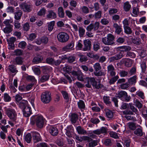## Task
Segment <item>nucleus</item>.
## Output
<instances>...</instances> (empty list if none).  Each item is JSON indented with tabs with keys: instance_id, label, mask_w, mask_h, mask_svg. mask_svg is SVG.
Listing matches in <instances>:
<instances>
[{
	"instance_id": "f257e3e1",
	"label": "nucleus",
	"mask_w": 147,
	"mask_h": 147,
	"mask_svg": "<svg viewBox=\"0 0 147 147\" xmlns=\"http://www.w3.org/2000/svg\"><path fill=\"white\" fill-rule=\"evenodd\" d=\"M19 107L23 109V113L24 116L26 117H29L32 113V110L28 104L26 100H22L19 104Z\"/></svg>"
},
{
	"instance_id": "f03ea898",
	"label": "nucleus",
	"mask_w": 147,
	"mask_h": 147,
	"mask_svg": "<svg viewBox=\"0 0 147 147\" xmlns=\"http://www.w3.org/2000/svg\"><path fill=\"white\" fill-rule=\"evenodd\" d=\"M36 122L37 126L39 128L43 127L44 124V119L41 115H35L32 116L30 119V123L33 125Z\"/></svg>"
},
{
	"instance_id": "7ed1b4c3",
	"label": "nucleus",
	"mask_w": 147,
	"mask_h": 147,
	"mask_svg": "<svg viewBox=\"0 0 147 147\" xmlns=\"http://www.w3.org/2000/svg\"><path fill=\"white\" fill-rule=\"evenodd\" d=\"M114 39L115 37L113 35L111 34H109L107 37L102 38V41L106 45H111L114 44Z\"/></svg>"
},
{
	"instance_id": "20e7f679",
	"label": "nucleus",
	"mask_w": 147,
	"mask_h": 147,
	"mask_svg": "<svg viewBox=\"0 0 147 147\" xmlns=\"http://www.w3.org/2000/svg\"><path fill=\"white\" fill-rule=\"evenodd\" d=\"M6 114L12 121H15L16 120L17 114L14 109L11 108L7 109L6 110Z\"/></svg>"
},
{
	"instance_id": "39448f33",
	"label": "nucleus",
	"mask_w": 147,
	"mask_h": 147,
	"mask_svg": "<svg viewBox=\"0 0 147 147\" xmlns=\"http://www.w3.org/2000/svg\"><path fill=\"white\" fill-rule=\"evenodd\" d=\"M69 35L66 33L62 32L59 33L57 36L58 40L61 43L67 42L69 39Z\"/></svg>"
},
{
	"instance_id": "423d86ee",
	"label": "nucleus",
	"mask_w": 147,
	"mask_h": 147,
	"mask_svg": "<svg viewBox=\"0 0 147 147\" xmlns=\"http://www.w3.org/2000/svg\"><path fill=\"white\" fill-rule=\"evenodd\" d=\"M41 97L42 101L45 103L49 102L51 99V93L49 91H46L43 92Z\"/></svg>"
},
{
	"instance_id": "0eeeda50",
	"label": "nucleus",
	"mask_w": 147,
	"mask_h": 147,
	"mask_svg": "<svg viewBox=\"0 0 147 147\" xmlns=\"http://www.w3.org/2000/svg\"><path fill=\"white\" fill-rule=\"evenodd\" d=\"M20 8L25 12H29L32 10V6L30 5L25 3H23L20 5Z\"/></svg>"
},
{
	"instance_id": "6e6552de",
	"label": "nucleus",
	"mask_w": 147,
	"mask_h": 147,
	"mask_svg": "<svg viewBox=\"0 0 147 147\" xmlns=\"http://www.w3.org/2000/svg\"><path fill=\"white\" fill-rule=\"evenodd\" d=\"M107 72L110 75L113 77L116 75L115 69L114 66L112 64L109 65L107 67Z\"/></svg>"
},
{
	"instance_id": "1a4fd4ad",
	"label": "nucleus",
	"mask_w": 147,
	"mask_h": 147,
	"mask_svg": "<svg viewBox=\"0 0 147 147\" xmlns=\"http://www.w3.org/2000/svg\"><path fill=\"white\" fill-rule=\"evenodd\" d=\"M88 82H90L91 84L96 88L99 89L100 87V84H97V81L94 78H88Z\"/></svg>"
},
{
	"instance_id": "9d476101",
	"label": "nucleus",
	"mask_w": 147,
	"mask_h": 147,
	"mask_svg": "<svg viewBox=\"0 0 147 147\" xmlns=\"http://www.w3.org/2000/svg\"><path fill=\"white\" fill-rule=\"evenodd\" d=\"M84 45L83 50L84 51L90 50L91 46V42L89 40H85L84 41Z\"/></svg>"
},
{
	"instance_id": "9b49d317",
	"label": "nucleus",
	"mask_w": 147,
	"mask_h": 147,
	"mask_svg": "<svg viewBox=\"0 0 147 147\" xmlns=\"http://www.w3.org/2000/svg\"><path fill=\"white\" fill-rule=\"evenodd\" d=\"M107 129L106 128L102 127L100 129H98L93 131V133L97 135H100L101 134L106 133Z\"/></svg>"
},
{
	"instance_id": "f8f14e48",
	"label": "nucleus",
	"mask_w": 147,
	"mask_h": 147,
	"mask_svg": "<svg viewBox=\"0 0 147 147\" xmlns=\"http://www.w3.org/2000/svg\"><path fill=\"white\" fill-rule=\"evenodd\" d=\"M124 55L123 53H119L118 54L114 56L110 57L109 58V62H111L115 60H119Z\"/></svg>"
},
{
	"instance_id": "ddd939ff",
	"label": "nucleus",
	"mask_w": 147,
	"mask_h": 147,
	"mask_svg": "<svg viewBox=\"0 0 147 147\" xmlns=\"http://www.w3.org/2000/svg\"><path fill=\"white\" fill-rule=\"evenodd\" d=\"M46 17L48 19H54L56 18L57 14L53 10H49L48 11Z\"/></svg>"
},
{
	"instance_id": "4468645a",
	"label": "nucleus",
	"mask_w": 147,
	"mask_h": 147,
	"mask_svg": "<svg viewBox=\"0 0 147 147\" xmlns=\"http://www.w3.org/2000/svg\"><path fill=\"white\" fill-rule=\"evenodd\" d=\"M121 62L124 63L125 65L127 67L131 66L132 64V61L131 59L128 58L123 59Z\"/></svg>"
},
{
	"instance_id": "2eb2a0df",
	"label": "nucleus",
	"mask_w": 147,
	"mask_h": 147,
	"mask_svg": "<svg viewBox=\"0 0 147 147\" xmlns=\"http://www.w3.org/2000/svg\"><path fill=\"white\" fill-rule=\"evenodd\" d=\"M32 133L34 143H36L40 140V137L39 134L36 132H33Z\"/></svg>"
},
{
	"instance_id": "dca6fc26",
	"label": "nucleus",
	"mask_w": 147,
	"mask_h": 147,
	"mask_svg": "<svg viewBox=\"0 0 147 147\" xmlns=\"http://www.w3.org/2000/svg\"><path fill=\"white\" fill-rule=\"evenodd\" d=\"M113 27L115 28V32L118 34H119L122 31V28L121 26L119 25L117 23H114Z\"/></svg>"
},
{
	"instance_id": "f3484780",
	"label": "nucleus",
	"mask_w": 147,
	"mask_h": 147,
	"mask_svg": "<svg viewBox=\"0 0 147 147\" xmlns=\"http://www.w3.org/2000/svg\"><path fill=\"white\" fill-rule=\"evenodd\" d=\"M137 76L135 75L128 79V83L130 85H135L137 82Z\"/></svg>"
},
{
	"instance_id": "a211bd4d",
	"label": "nucleus",
	"mask_w": 147,
	"mask_h": 147,
	"mask_svg": "<svg viewBox=\"0 0 147 147\" xmlns=\"http://www.w3.org/2000/svg\"><path fill=\"white\" fill-rule=\"evenodd\" d=\"M49 131L50 133L53 136H56L58 133V131L57 129L55 127H51L50 128Z\"/></svg>"
},
{
	"instance_id": "6ab92c4d",
	"label": "nucleus",
	"mask_w": 147,
	"mask_h": 147,
	"mask_svg": "<svg viewBox=\"0 0 147 147\" xmlns=\"http://www.w3.org/2000/svg\"><path fill=\"white\" fill-rule=\"evenodd\" d=\"M76 129L78 134L82 135L87 134V131L81 126H78L76 128Z\"/></svg>"
},
{
	"instance_id": "aec40b11",
	"label": "nucleus",
	"mask_w": 147,
	"mask_h": 147,
	"mask_svg": "<svg viewBox=\"0 0 147 147\" xmlns=\"http://www.w3.org/2000/svg\"><path fill=\"white\" fill-rule=\"evenodd\" d=\"M23 58L21 57H17L15 59L14 62L18 65H22L23 63Z\"/></svg>"
},
{
	"instance_id": "412c9836",
	"label": "nucleus",
	"mask_w": 147,
	"mask_h": 147,
	"mask_svg": "<svg viewBox=\"0 0 147 147\" xmlns=\"http://www.w3.org/2000/svg\"><path fill=\"white\" fill-rule=\"evenodd\" d=\"M78 119V116L77 114L75 113L71 114V120L72 123H75Z\"/></svg>"
},
{
	"instance_id": "4be33fe9",
	"label": "nucleus",
	"mask_w": 147,
	"mask_h": 147,
	"mask_svg": "<svg viewBox=\"0 0 147 147\" xmlns=\"http://www.w3.org/2000/svg\"><path fill=\"white\" fill-rule=\"evenodd\" d=\"M22 14V12L21 10H19L14 13V18L16 20L20 19Z\"/></svg>"
},
{
	"instance_id": "5701e85b",
	"label": "nucleus",
	"mask_w": 147,
	"mask_h": 147,
	"mask_svg": "<svg viewBox=\"0 0 147 147\" xmlns=\"http://www.w3.org/2000/svg\"><path fill=\"white\" fill-rule=\"evenodd\" d=\"M121 50L120 52L119 53H123L124 51H127L131 50V48L130 47L128 46H121L119 47Z\"/></svg>"
},
{
	"instance_id": "b1692460",
	"label": "nucleus",
	"mask_w": 147,
	"mask_h": 147,
	"mask_svg": "<svg viewBox=\"0 0 147 147\" xmlns=\"http://www.w3.org/2000/svg\"><path fill=\"white\" fill-rule=\"evenodd\" d=\"M8 69L12 73H16L18 71L15 65H10L8 67Z\"/></svg>"
},
{
	"instance_id": "393cba45",
	"label": "nucleus",
	"mask_w": 147,
	"mask_h": 147,
	"mask_svg": "<svg viewBox=\"0 0 147 147\" xmlns=\"http://www.w3.org/2000/svg\"><path fill=\"white\" fill-rule=\"evenodd\" d=\"M43 57L41 56L39 57L36 56L34 57L32 60V62L35 63H38L41 62L43 60Z\"/></svg>"
},
{
	"instance_id": "a878e982",
	"label": "nucleus",
	"mask_w": 147,
	"mask_h": 147,
	"mask_svg": "<svg viewBox=\"0 0 147 147\" xmlns=\"http://www.w3.org/2000/svg\"><path fill=\"white\" fill-rule=\"evenodd\" d=\"M58 14L59 16L61 18H63L64 17V13L63 8L60 7L58 9Z\"/></svg>"
},
{
	"instance_id": "bb28decb",
	"label": "nucleus",
	"mask_w": 147,
	"mask_h": 147,
	"mask_svg": "<svg viewBox=\"0 0 147 147\" xmlns=\"http://www.w3.org/2000/svg\"><path fill=\"white\" fill-rule=\"evenodd\" d=\"M131 7V5L127 1L124 3L123 8L125 11H129Z\"/></svg>"
},
{
	"instance_id": "cd10ccee",
	"label": "nucleus",
	"mask_w": 147,
	"mask_h": 147,
	"mask_svg": "<svg viewBox=\"0 0 147 147\" xmlns=\"http://www.w3.org/2000/svg\"><path fill=\"white\" fill-rule=\"evenodd\" d=\"M103 98L104 102L106 105L109 106L111 105V102L109 96H104Z\"/></svg>"
},
{
	"instance_id": "c85d7f7f",
	"label": "nucleus",
	"mask_w": 147,
	"mask_h": 147,
	"mask_svg": "<svg viewBox=\"0 0 147 147\" xmlns=\"http://www.w3.org/2000/svg\"><path fill=\"white\" fill-rule=\"evenodd\" d=\"M105 111L106 115L107 117L111 119L113 117V113L112 111L108 109H105Z\"/></svg>"
},
{
	"instance_id": "c756f323",
	"label": "nucleus",
	"mask_w": 147,
	"mask_h": 147,
	"mask_svg": "<svg viewBox=\"0 0 147 147\" xmlns=\"http://www.w3.org/2000/svg\"><path fill=\"white\" fill-rule=\"evenodd\" d=\"M55 142L60 147H62L64 145V140L62 138H57Z\"/></svg>"
},
{
	"instance_id": "7c9ffc66",
	"label": "nucleus",
	"mask_w": 147,
	"mask_h": 147,
	"mask_svg": "<svg viewBox=\"0 0 147 147\" xmlns=\"http://www.w3.org/2000/svg\"><path fill=\"white\" fill-rule=\"evenodd\" d=\"M134 133L137 136H142L143 135L142 129L140 128H138L134 131Z\"/></svg>"
},
{
	"instance_id": "2f4dec72",
	"label": "nucleus",
	"mask_w": 147,
	"mask_h": 147,
	"mask_svg": "<svg viewBox=\"0 0 147 147\" xmlns=\"http://www.w3.org/2000/svg\"><path fill=\"white\" fill-rule=\"evenodd\" d=\"M23 54V51L21 49H17L13 52V55L15 56H22Z\"/></svg>"
},
{
	"instance_id": "473e14b6",
	"label": "nucleus",
	"mask_w": 147,
	"mask_h": 147,
	"mask_svg": "<svg viewBox=\"0 0 147 147\" xmlns=\"http://www.w3.org/2000/svg\"><path fill=\"white\" fill-rule=\"evenodd\" d=\"M89 142L88 147H94L97 145L98 141L97 140H94L92 139V140Z\"/></svg>"
},
{
	"instance_id": "72a5a7b5",
	"label": "nucleus",
	"mask_w": 147,
	"mask_h": 147,
	"mask_svg": "<svg viewBox=\"0 0 147 147\" xmlns=\"http://www.w3.org/2000/svg\"><path fill=\"white\" fill-rule=\"evenodd\" d=\"M125 94H126V92L125 91H121L119 92L118 94H117V97L120 98L121 100H123Z\"/></svg>"
},
{
	"instance_id": "f704fd0d",
	"label": "nucleus",
	"mask_w": 147,
	"mask_h": 147,
	"mask_svg": "<svg viewBox=\"0 0 147 147\" xmlns=\"http://www.w3.org/2000/svg\"><path fill=\"white\" fill-rule=\"evenodd\" d=\"M13 26L6 27L3 29V31L5 33L9 34L13 31Z\"/></svg>"
},
{
	"instance_id": "c9c22d12",
	"label": "nucleus",
	"mask_w": 147,
	"mask_h": 147,
	"mask_svg": "<svg viewBox=\"0 0 147 147\" xmlns=\"http://www.w3.org/2000/svg\"><path fill=\"white\" fill-rule=\"evenodd\" d=\"M78 105L79 108L80 109H84L85 107L84 102L82 100H80L78 102Z\"/></svg>"
},
{
	"instance_id": "e433bc0d",
	"label": "nucleus",
	"mask_w": 147,
	"mask_h": 147,
	"mask_svg": "<svg viewBox=\"0 0 147 147\" xmlns=\"http://www.w3.org/2000/svg\"><path fill=\"white\" fill-rule=\"evenodd\" d=\"M13 22V20L11 19H7L3 22V23L6 27L12 26H13L10 24L12 23Z\"/></svg>"
},
{
	"instance_id": "4c0bfd02",
	"label": "nucleus",
	"mask_w": 147,
	"mask_h": 147,
	"mask_svg": "<svg viewBox=\"0 0 147 147\" xmlns=\"http://www.w3.org/2000/svg\"><path fill=\"white\" fill-rule=\"evenodd\" d=\"M114 76V77L111 79L109 81V83L110 85L114 84L115 82L117 81L119 78V77L118 76Z\"/></svg>"
},
{
	"instance_id": "58836bf2",
	"label": "nucleus",
	"mask_w": 147,
	"mask_h": 147,
	"mask_svg": "<svg viewBox=\"0 0 147 147\" xmlns=\"http://www.w3.org/2000/svg\"><path fill=\"white\" fill-rule=\"evenodd\" d=\"M129 106L130 109L132 111V112H134L136 114H137L138 113V111L137 109L134 106L132 105L131 103H129Z\"/></svg>"
},
{
	"instance_id": "ea45409f",
	"label": "nucleus",
	"mask_w": 147,
	"mask_h": 147,
	"mask_svg": "<svg viewBox=\"0 0 147 147\" xmlns=\"http://www.w3.org/2000/svg\"><path fill=\"white\" fill-rule=\"evenodd\" d=\"M85 30L82 27H80L79 28V34L80 37L83 36L85 34Z\"/></svg>"
},
{
	"instance_id": "a19ab883",
	"label": "nucleus",
	"mask_w": 147,
	"mask_h": 147,
	"mask_svg": "<svg viewBox=\"0 0 147 147\" xmlns=\"http://www.w3.org/2000/svg\"><path fill=\"white\" fill-rule=\"evenodd\" d=\"M132 41L133 43L136 45H140L141 43V39L139 38H132Z\"/></svg>"
},
{
	"instance_id": "79ce46f5",
	"label": "nucleus",
	"mask_w": 147,
	"mask_h": 147,
	"mask_svg": "<svg viewBox=\"0 0 147 147\" xmlns=\"http://www.w3.org/2000/svg\"><path fill=\"white\" fill-rule=\"evenodd\" d=\"M72 67H71L69 66L68 65H66L63 68V71L68 73L71 72Z\"/></svg>"
},
{
	"instance_id": "37998d69",
	"label": "nucleus",
	"mask_w": 147,
	"mask_h": 147,
	"mask_svg": "<svg viewBox=\"0 0 147 147\" xmlns=\"http://www.w3.org/2000/svg\"><path fill=\"white\" fill-rule=\"evenodd\" d=\"M55 23V22L54 21L48 23V30L50 32L53 29Z\"/></svg>"
},
{
	"instance_id": "c03bdc74",
	"label": "nucleus",
	"mask_w": 147,
	"mask_h": 147,
	"mask_svg": "<svg viewBox=\"0 0 147 147\" xmlns=\"http://www.w3.org/2000/svg\"><path fill=\"white\" fill-rule=\"evenodd\" d=\"M25 140L28 143H30L32 140V136L30 133H28L25 137Z\"/></svg>"
},
{
	"instance_id": "a18cd8bd",
	"label": "nucleus",
	"mask_w": 147,
	"mask_h": 147,
	"mask_svg": "<svg viewBox=\"0 0 147 147\" xmlns=\"http://www.w3.org/2000/svg\"><path fill=\"white\" fill-rule=\"evenodd\" d=\"M136 94L142 99H144L145 98L144 93L140 90H138L136 92Z\"/></svg>"
},
{
	"instance_id": "49530a36",
	"label": "nucleus",
	"mask_w": 147,
	"mask_h": 147,
	"mask_svg": "<svg viewBox=\"0 0 147 147\" xmlns=\"http://www.w3.org/2000/svg\"><path fill=\"white\" fill-rule=\"evenodd\" d=\"M3 99L6 102H9L11 100V98L9 94L5 93L4 94Z\"/></svg>"
},
{
	"instance_id": "de8ad7c7",
	"label": "nucleus",
	"mask_w": 147,
	"mask_h": 147,
	"mask_svg": "<svg viewBox=\"0 0 147 147\" xmlns=\"http://www.w3.org/2000/svg\"><path fill=\"white\" fill-rule=\"evenodd\" d=\"M103 144L106 146H111L112 145L111 141L109 139H106L104 140Z\"/></svg>"
},
{
	"instance_id": "09e8293b",
	"label": "nucleus",
	"mask_w": 147,
	"mask_h": 147,
	"mask_svg": "<svg viewBox=\"0 0 147 147\" xmlns=\"http://www.w3.org/2000/svg\"><path fill=\"white\" fill-rule=\"evenodd\" d=\"M49 77V75L48 74H45L42 76L40 79V81L41 82H44L47 81Z\"/></svg>"
},
{
	"instance_id": "8fccbe9b",
	"label": "nucleus",
	"mask_w": 147,
	"mask_h": 147,
	"mask_svg": "<svg viewBox=\"0 0 147 147\" xmlns=\"http://www.w3.org/2000/svg\"><path fill=\"white\" fill-rule=\"evenodd\" d=\"M94 67L95 71H98L101 69V67L99 63H96L94 65Z\"/></svg>"
},
{
	"instance_id": "3c124183",
	"label": "nucleus",
	"mask_w": 147,
	"mask_h": 147,
	"mask_svg": "<svg viewBox=\"0 0 147 147\" xmlns=\"http://www.w3.org/2000/svg\"><path fill=\"white\" fill-rule=\"evenodd\" d=\"M32 69L36 74L39 75L40 74L41 71L39 68L34 67H32Z\"/></svg>"
},
{
	"instance_id": "603ef678",
	"label": "nucleus",
	"mask_w": 147,
	"mask_h": 147,
	"mask_svg": "<svg viewBox=\"0 0 147 147\" xmlns=\"http://www.w3.org/2000/svg\"><path fill=\"white\" fill-rule=\"evenodd\" d=\"M124 28L125 32L127 34H130L132 32L131 28L128 26H124Z\"/></svg>"
},
{
	"instance_id": "864d4df0",
	"label": "nucleus",
	"mask_w": 147,
	"mask_h": 147,
	"mask_svg": "<svg viewBox=\"0 0 147 147\" xmlns=\"http://www.w3.org/2000/svg\"><path fill=\"white\" fill-rule=\"evenodd\" d=\"M46 12V10L44 8L41 9L38 13V15L39 16L44 15Z\"/></svg>"
},
{
	"instance_id": "5fc2aeb1",
	"label": "nucleus",
	"mask_w": 147,
	"mask_h": 147,
	"mask_svg": "<svg viewBox=\"0 0 147 147\" xmlns=\"http://www.w3.org/2000/svg\"><path fill=\"white\" fill-rule=\"evenodd\" d=\"M94 74L95 76H105V74L104 72L99 70L98 72V71L94 72Z\"/></svg>"
},
{
	"instance_id": "6e6d98bb",
	"label": "nucleus",
	"mask_w": 147,
	"mask_h": 147,
	"mask_svg": "<svg viewBox=\"0 0 147 147\" xmlns=\"http://www.w3.org/2000/svg\"><path fill=\"white\" fill-rule=\"evenodd\" d=\"M76 57L73 55H70L67 58L68 62L69 63H72L75 60Z\"/></svg>"
},
{
	"instance_id": "4d7b16f0",
	"label": "nucleus",
	"mask_w": 147,
	"mask_h": 147,
	"mask_svg": "<svg viewBox=\"0 0 147 147\" xmlns=\"http://www.w3.org/2000/svg\"><path fill=\"white\" fill-rule=\"evenodd\" d=\"M102 13V11H100L96 13L94 15L95 19H97L100 18L101 17Z\"/></svg>"
},
{
	"instance_id": "13d9d810",
	"label": "nucleus",
	"mask_w": 147,
	"mask_h": 147,
	"mask_svg": "<svg viewBox=\"0 0 147 147\" xmlns=\"http://www.w3.org/2000/svg\"><path fill=\"white\" fill-rule=\"evenodd\" d=\"M109 22V20L107 19L103 18L100 20V22L103 25H107L108 24Z\"/></svg>"
},
{
	"instance_id": "bf43d9fd",
	"label": "nucleus",
	"mask_w": 147,
	"mask_h": 147,
	"mask_svg": "<svg viewBox=\"0 0 147 147\" xmlns=\"http://www.w3.org/2000/svg\"><path fill=\"white\" fill-rule=\"evenodd\" d=\"M128 126L129 128L133 130H134L136 128L135 124L133 123H128Z\"/></svg>"
},
{
	"instance_id": "052dcab7",
	"label": "nucleus",
	"mask_w": 147,
	"mask_h": 147,
	"mask_svg": "<svg viewBox=\"0 0 147 147\" xmlns=\"http://www.w3.org/2000/svg\"><path fill=\"white\" fill-rule=\"evenodd\" d=\"M54 59L50 57H48L46 59L47 63L51 65H53Z\"/></svg>"
},
{
	"instance_id": "680f3d73",
	"label": "nucleus",
	"mask_w": 147,
	"mask_h": 147,
	"mask_svg": "<svg viewBox=\"0 0 147 147\" xmlns=\"http://www.w3.org/2000/svg\"><path fill=\"white\" fill-rule=\"evenodd\" d=\"M61 93L63 95L64 98L68 100L69 99V97L68 93L65 91H61Z\"/></svg>"
},
{
	"instance_id": "e2e57ef3",
	"label": "nucleus",
	"mask_w": 147,
	"mask_h": 147,
	"mask_svg": "<svg viewBox=\"0 0 147 147\" xmlns=\"http://www.w3.org/2000/svg\"><path fill=\"white\" fill-rule=\"evenodd\" d=\"M119 74L121 77H124L127 76L128 72L125 70H121L120 71Z\"/></svg>"
},
{
	"instance_id": "0e129e2a",
	"label": "nucleus",
	"mask_w": 147,
	"mask_h": 147,
	"mask_svg": "<svg viewBox=\"0 0 147 147\" xmlns=\"http://www.w3.org/2000/svg\"><path fill=\"white\" fill-rule=\"evenodd\" d=\"M82 11L85 13H88L89 12V10L87 7L85 6H83L81 7Z\"/></svg>"
},
{
	"instance_id": "69168bd1",
	"label": "nucleus",
	"mask_w": 147,
	"mask_h": 147,
	"mask_svg": "<svg viewBox=\"0 0 147 147\" xmlns=\"http://www.w3.org/2000/svg\"><path fill=\"white\" fill-rule=\"evenodd\" d=\"M15 28L18 29L21 27V24L17 20H15L14 22Z\"/></svg>"
},
{
	"instance_id": "338daca9",
	"label": "nucleus",
	"mask_w": 147,
	"mask_h": 147,
	"mask_svg": "<svg viewBox=\"0 0 147 147\" xmlns=\"http://www.w3.org/2000/svg\"><path fill=\"white\" fill-rule=\"evenodd\" d=\"M100 44L97 42H94L93 44V49L94 51H97L100 49Z\"/></svg>"
},
{
	"instance_id": "774afa93",
	"label": "nucleus",
	"mask_w": 147,
	"mask_h": 147,
	"mask_svg": "<svg viewBox=\"0 0 147 147\" xmlns=\"http://www.w3.org/2000/svg\"><path fill=\"white\" fill-rule=\"evenodd\" d=\"M136 73V68L135 67H133L132 68L129 72V74L130 76H132L134 75Z\"/></svg>"
}]
</instances>
